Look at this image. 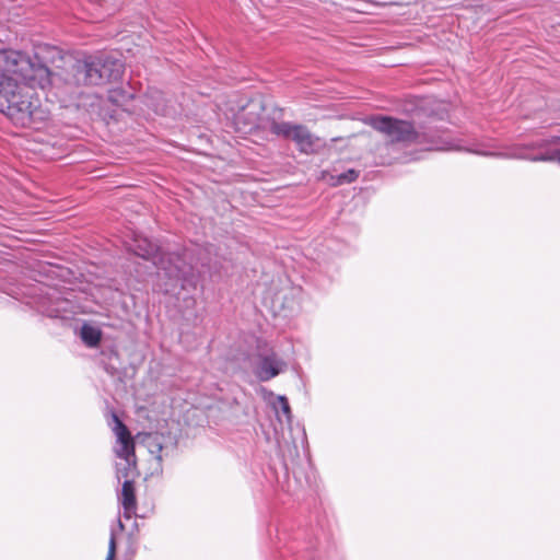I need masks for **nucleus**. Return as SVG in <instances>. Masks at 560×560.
I'll return each mask as SVG.
<instances>
[{
    "mask_svg": "<svg viewBox=\"0 0 560 560\" xmlns=\"http://www.w3.org/2000/svg\"><path fill=\"white\" fill-rule=\"evenodd\" d=\"M128 248L135 255L153 261L158 269V277L167 279L165 291L178 282H183V288L185 283L194 282L196 264L191 249L184 248L180 253L164 252L142 236H137Z\"/></svg>",
    "mask_w": 560,
    "mask_h": 560,
    "instance_id": "obj_1",
    "label": "nucleus"
},
{
    "mask_svg": "<svg viewBox=\"0 0 560 560\" xmlns=\"http://www.w3.org/2000/svg\"><path fill=\"white\" fill-rule=\"evenodd\" d=\"M35 88L38 85L13 80L2 81L0 112L21 127H28L35 121L43 120L45 112L40 107L39 98L34 95Z\"/></svg>",
    "mask_w": 560,
    "mask_h": 560,
    "instance_id": "obj_2",
    "label": "nucleus"
},
{
    "mask_svg": "<svg viewBox=\"0 0 560 560\" xmlns=\"http://www.w3.org/2000/svg\"><path fill=\"white\" fill-rule=\"evenodd\" d=\"M52 77L45 65L34 62L27 54L12 49L0 50V81L26 82L44 90L52 83Z\"/></svg>",
    "mask_w": 560,
    "mask_h": 560,
    "instance_id": "obj_3",
    "label": "nucleus"
},
{
    "mask_svg": "<svg viewBox=\"0 0 560 560\" xmlns=\"http://www.w3.org/2000/svg\"><path fill=\"white\" fill-rule=\"evenodd\" d=\"M368 124L376 131L383 133L389 143L402 144H430L433 149L435 144L434 135L431 131H418L409 121L393 118L389 116H371Z\"/></svg>",
    "mask_w": 560,
    "mask_h": 560,
    "instance_id": "obj_4",
    "label": "nucleus"
},
{
    "mask_svg": "<svg viewBox=\"0 0 560 560\" xmlns=\"http://www.w3.org/2000/svg\"><path fill=\"white\" fill-rule=\"evenodd\" d=\"M109 425L116 435L115 454L121 460L116 464V476L118 479L129 480L131 470L136 468L135 441L128 428L115 412H112Z\"/></svg>",
    "mask_w": 560,
    "mask_h": 560,
    "instance_id": "obj_5",
    "label": "nucleus"
},
{
    "mask_svg": "<svg viewBox=\"0 0 560 560\" xmlns=\"http://www.w3.org/2000/svg\"><path fill=\"white\" fill-rule=\"evenodd\" d=\"M69 295H72V293L63 296L57 290L48 289L39 298L38 310L51 318L70 319L80 312V306Z\"/></svg>",
    "mask_w": 560,
    "mask_h": 560,
    "instance_id": "obj_6",
    "label": "nucleus"
},
{
    "mask_svg": "<svg viewBox=\"0 0 560 560\" xmlns=\"http://www.w3.org/2000/svg\"><path fill=\"white\" fill-rule=\"evenodd\" d=\"M270 131L278 137L291 139L303 153H312L315 150L316 141L318 140V138L314 137L305 126L288 121H272Z\"/></svg>",
    "mask_w": 560,
    "mask_h": 560,
    "instance_id": "obj_7",
    "label": "nucleus"
},
{
    "mask_svg": "<svg viewBox=\"0 0 560 560\" xmlns=\"http://www.w3.org/2000/svg\"><path fill=\"white\" fill-rule=\"evenodd\" d=\"M97 61L96 55L75 60L65 79L66 82L73 85H96L93 79L94 73L103 74V68L94 66Z\"/></svg>",
    "mask_w": 560,
    "mask_h": 560,
    "instance_id": "obj_8",
    "label": "nucleus"
},
{
    "mask_svg": "<svg viewBox=\"0 0 560 560\" xmlns=\"http://www.w3.org/2000/svg\"><path fill=\"white\" fill-rule=\"evenodd\" d=\"M288 364L276 352L271 351L258 357L255 375L260 382H268L284 372Z\"/></svg>",
    "mask_w": 560,
    "mask_h": 560,
    "instance_id": "obj_9",
    "label": "nucleus"
},
{
    "mask_svg": "<svg viewBox=\"0 0 560 560\" xmlns=\"http://www.w3.org/2000/svg\"><path fill=\"white\" fill-rule=\"evenodd\" d=\"M96 57L98 61L94 63V66L103 68V74L96 75L94 73L93 79L96 85H104L106 83L121 79L124 73V65L119 59L108 54H98Z\"/></svg>",
    "mask_w": 560,
    "mask_h": 560,
    "instance_id": "obj_10",
    "label": "nucleus"
},
{
    "mask_svg": "<svg viewBox=\"0 0 560 560\" xmlns=\"http://www.w3.org/2000/svg\"><path fill=\"white\" fill-rule=\"evenodd\" d=\"M264 110L260 102H250L237 115V120L248 126L249 130L260 127L261 113Z\"/></svg>",
    "mask_w": 560,
    "mask_h": 560,
    "instance_id": "obj_11",
    "label": "nucleus"
},
{
    "mask_svg": "<svg viewBox=\"0 0 560 560\" xmlns=\"http://www.w3.org/2000/svg\"><path fill=\"white\" fill-rule=\"evenodd\" d=\"M119 501L124 508V517L131 518L136 514L137 500L135 487L131 480H125L122 483Z\"/></svg>",
    "mask_w": 560,
    "mask_h": 560,
    "instance_id": "obj_12",
    "label": "nucleus"
},
{
    "mask_svg": "<svg viewBox=\"0 0 560 560\" xmlns=\"http://www.w3.org/2000/svg\"><path fill=\"white\" fill-rule=\"evenodd\" d=\"M81 339L89 347H95L101 341V331L97 328L85 324L81 328Z\"/></svg>",
    "mask_w": 560,
    "mask_h": 560,
    "instance_id": "obj_13",
    "label": "nucleus"
},
{
    "mask_svg": "<svg viewBox=\"0 0 560 560\" xmlns=\"http://www.w3.org/2000/svg\"><path fill=\"white\" fill-rule=\"evenodd\" d=\"M125 529V525L122 524L121 520H117V527H112L110 529V536L108 541V550L107 556L105 560H115L116 551H117V544H116V537L118 532H122Z\"/></svg>",
    "mask_w": 560,
    "mask_h": 560,
    "instance_id": "obj_14",
    "label": "nucleus"
},
{
    "mask_svg": "<svg viewBox=\"0 0 560 560\" xmlns=\"http://www.w3.org/2000/svg\"><path fill=\"white\" fill-rule=\"evenodd\" d=\"M534 162H556L560 164V148H548L544 153L529 158Z\"/></svg>",
    "mask_w": 560,
    "mask_h": 560,
    "instance_id": "obj_15",
    "label": "nucleus"
},
{
    "mask_svg": "<svg viewBox=\"0 0 560 560\" xmlns=\"http://www.w3.org/2000/svg\"><path fill=\"white\" fill-rule=\"evenodd\" d=\"M277 413L280 412L285 417L287 422L291 423L292 415L289 401L285 396H278L277 404L275 406Z\"/></svg>",
    "mask_w": 560,
    "mask_h": 560,
    "instance_id": "obj_16",
    "label": "nucleus"
},
{
    "mask_svg": "<svg viewBox=\"0 0 560 560\" xmlns=\"http://www.w3.org/2000/svg\"><path fill=\"white\" fill-rule=\"evenodd\" d=\"M359 176V172L351 168L338 175V184L352 183Z\"/></svg>",
    "mask_w": 560,
    "mask_h": 560,
    "instance_id": "obj_17",
    "label": "nucleus"
},
{
    "mask_svg": "<svg viewBox=\"0 0 560 560\" xmlns=\"http://www.w3.org/2000/svg\"><path fill=\"white\" fill-rule=\"evenodd\" d=\"M560 142V137H552L551 139L544 140L541 143H539V147H548L552 143Z\"/></svg>",
    "mask_w": 560,
    "mask_h": 560,
    "instance_id": "obj_18",
    "label": "nucleus"
},
{
    "mask_svg": "<svg viewBox=\"0 0 560 560\" xmlns=\"http://www.w3.org/2000/svg\"><path fill=\"white\" fill-rule=\"evenodd\" d=\"M469 152H474L476 154H480V155H488L489 152L487 151V149H482V150H478V149H468Z\"/></svg>",
    "mask_w": 560,
    "mask_h": 560,
    "instance_id": "obj_19",
    "label": "nucleus"
},
{
    "mask_svg": "<svg viewBox=\"0 0 560 560\" xmlns=\"http://www.w3.org/2000/svg\"><path fill=\"white\" fill-rule=\"evenodd\" d=\"M150 106L153 107L154 112L158 113V114H164V108L161 107L160 105H153V104H149Z\"/></svg>",
    "mask_w": 560,
    "mask_h": 560,
    "instance_id": "obj_20",
    "label": "nucleus"
}]
</instances>
